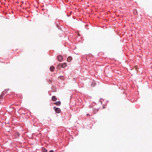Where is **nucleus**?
<instances>
[{"label": "nucleus", "instance_id": "obj_1", "mask_svg": "<svg viewBox=\"0 0 152 152\" xmlns=\"http://www.w3.org/2000/svg\"><path fill=\"white\" fill-rule=\"evenodd\" d=\"M67 64L66 63H59L58 65V67H61L62 68H65L67 66Z\"/></svg>", "mask_w": 152, "mask_h": 152}, {"label": "nucleus", "instance_id": "obj_2", "mask_svg": "<svg viewBox=\"0 0 152 152\" xmlns=\"http://www.w3.org/2000/svg\"><path fill=\"white\" fill-rule=\"evenodd\" d=\"M53 109L56 113H60L61 111V110L59 108L56 107L55 106L53 107Z\"/></svg>", "mask_w": 152, "mask_h": 152}, {"label": "nucleus", "instance_id": "obj_3", "mask_svg": "<svg viewBox=\"0 0 152 152\" xmlns=\"http://www.w3.org/2000/svg\"><path fill=\"white\" fill-rule=\"evenodd\" d=\"M57 58L59 61L61 62L63 59V57L62 55H60L57 56Z\"/></svg>", "mask_w": 152, "mask_h": 152}, {"label": "nucleus", "instance_id": "obj_4", "mask_svg": "<svg viewBox=\"0 0 152 152\" xmlns=\"http://www.w3.org/2000/svg\"><path fill=\"white\" fill-rule=\"evenodd\" d=\"M7 91L6 90H5L4 91H3L2 93L1 94V95L0 96V98L1 99H2L3 98V96H4L5 95V94L6 93Z\"/></svg>", "mask_w": 152, "mask_h": 152}, {"label": "nucleus", "instance_id": "obj_5", "mask_svg": "<svg viewBox=\"0 0 152 152\" xmlns=\"http://www.w3.org/2000/svg\"><path fill=\"white\" fill-rule=\"evenodd\" d=\"M55 24L56 27L58 28L59 30H62L61 28V27L59 25L58 23L55 22Z\"/></svg>", "mask_w": 152, "mask_h": 152}, {"label": "nucleus", "instance_id": "obj_6", "mask_svg": "<svg viewBox=\"0 0 152 152\" xmlns=\"http://www.w3.org/2000/svg\"><path fill=\"white\" fill-rule=\"evenodd\" d=\"M72 60V57L71 56H69L67 58V61L68 62L71 61Z\"/></svg>", "mask_w": 152, "mask_h": 152}, {"label": "nucleus", "instance_id": "obj_7", "mask_svg": "<svg viewBox=\"0 0 152 152\" xmlns=\"http://www.w3.org/2000/svg\"><path fill=\"white\" fill-rule=\"evenodd\" d=\"M56 105L58 106H60L61 104V102L60 101H57L55 103H54Z\"/></svg>", "mask_w": 152, "mask_h": 152}, {"label": "nucleus", "instance_id": "obj_8", "mask_svg": "<svg viewBox=\"0 0 152 152\" xmlns=\"http://www.w3.org/2000/svg\"><path fill=\"white\" fill-rule=\"evenodd\" d=\"M57 99H56V96H53L52 97V100L53 101H56Z\"/></svg>", "mask_w": 152, "mask_h": 152}, {"label": "nucleus", "instance_id": "obj_9", "mask_svg": "<svg viewBox=\"0 0 152 152\" xmlns=\"http://www.w3.org/2000/svg\"><path fill=\"white\" fill-rule=\"evenodd\" d=\"M54 69H55V67L53 66H51L50 67V71L51 72H53Z\"/></svg>", "mask_w": 152, "mask_h": 152}, {"label": "nucleus", "instance_id": "obj_10", "mask_svg": "<svg viewBox=\"0 0 152 152\" xmlns=\"http://www.w3.org/2000/svg\"><path fill=\"white\" fill-rule=\"evenodd\" d=\"M42 151L43 152H47L48 151L45 148L42 147Z\"/></svg>", "mask_w": 152, "mask_h": 152}, {"label": "nucleus", "instance_id": "obj_11", "mask_svg": "<svg viewBox=\"0 0 152 152\" xmlns=\"http://www.w3.org/2000/svg\"><path fill=\"white\" fill-rule=\"evenodd\" d=\"M72 12V11L70 12V15H68V14H67V16L68 17L69 16H70V15L71 14Z\"/></svg>", "mask_w": 152, "mask_h": 152}, {"label": "nucleus", "instance_id": "obj_12", "mask_svg": "<svg viewBox=\"0 0 152 152\" xmlns=\"http://www.w3.org/2000/svg\"><path fill=\"white\" fill-rule=\"evenodd\" d=\"M48 82L49 83H51L52 82V80H50L49 79L48 80Z\"/></svg>", "mask_w": 152, "mask_h": 152}, {"label": "nucleus", "instance_id": "obj_13", "mask_svg": "<svg viewBox=\"0 0 152 152\" xmlns=\"http://www.w3.org/2000/svg\"><path fill=\"white\" fill-rule=\"evenodd\" d=\"M16 134H17V135L18 136V137H19V135H20V134H19V133H17Z\"/></svg>", "mask_w": 152, "mask_h": 152}, {"label": "nucleus", "instance_id": "obj_14", "mask_svg": "<svg viewBox=\"0 0 152 152\" xmlns=\"http://www.w3.org/2000/svg\"><path fill=\"white\" fill-rule=\"evenodd\" d=\"M49 152H54V151L53 150H51L49 151Z\"/></svg>", "mask_w": 152, "mask_h": 152}, {"label": "nucleus", "instance_id": "obj_15", "mask_svg": "<svg viewBox=\"0 0 152 152\" xmlns=\"http://www.w3.org/2000/svg\"><path fill=\"white\" fill-rule=\"evenodd\" d=\"M21 2H22L23 4L24 3V2L23 1H21Z\"/></svg>", "mask_w": 152, "mask_h": 152}, {"label": "nucleus", "instance_id": "obj_16", "mask_svg": "<svg viewBox=\"0 0 152 152\" xmlns=\"http://www.w3.org/2000/svg\"><path fill=\"white\" fill-rule=\"evenodd\" d=\"M87 115H89V114H87Z\"/></svg>", "mask_w": 152, "mask_h": 152}, {"label": "nucleus", "instance_id": "obj_17", "mask_svg": "<svg viewBox=\"0 0 152 152\" xmlns=\"http://www.w3.org/2000/svg\"><path fill=\"white\" fill-rule=\"evenodd\" d=\"M16 3H18V1H16Z\"/></svg>", "mask_w": 152, "mask_h": 152}, {"label": "nucleus", "instance_id": "obj_18", "mask_svg": "<svg viewBox=\"0 0 152 152\" xmlns=\"http://www.w3.org/2000/svg\"><path fill=\"white\" fill-rule=\"evenodd\" d=\"M60 77H63V76H60Z\"/></svg>", "mask_w": 152, "mask_h": 152}]
</instances>
